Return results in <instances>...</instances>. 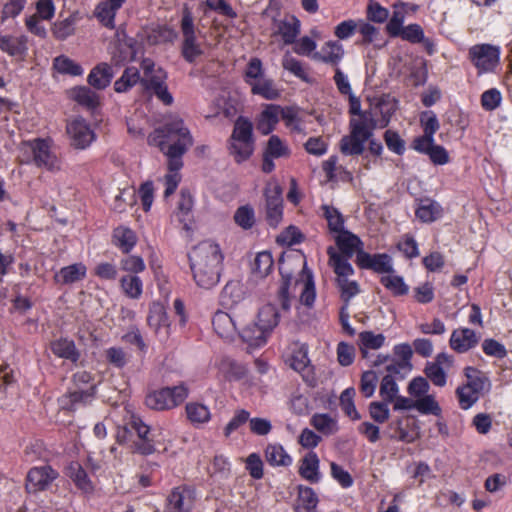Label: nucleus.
Here are the masks:
<instances>
[{"instance_id":"b1692460","label":"nucleus","mask_w":512,"mask_h":512,"mask_svg":"<svg viewBox=\"0 0 512 512\" xmlns=\"http://www.w3.org/2000/svg\"><path fill=\"white\" fill-rule=\"evenodd\" d=\"M245 299L244 285L239 281H229L222 289L220 295L221 304L232 308Z\"/></svg>"},{"instance_id":"58836bf2","label":"nucleus","mask_w":512,"mask_h":512,"mask_svg":"<svg viewBox=\"0 0 512 512\" xmlns=\"http://www.w3.org/2000/svg\"><path fill=\"white\" fill-rule=\"evenodd\" d=\"M289 366L298 372L303 371L309 364L307 347L303 344L294 343L291 353L287 358Z\"/></svg>"},{"instance_id":"49530a36","label":"nucleus","mask_w":512,"mask_h":512,"mask_svg":"<svg viewBox=\"0 0 512 512\" xmlns=\"http://www.w3.org/2000/svg\"><path fill=\"white\" fill-rule=\"evenodd\" d=\"M54 69L60 74L80 76L83 74L82 67L67 56L61 55L54 59Z\"/></svg>"},{"instance_id":"5fc2aeb1","label":"nucleus","mask_w":512,"mask_h":512,"mask_svg":"<svg viewBox=\"0 0 512 512\" xmlns=\"http://www.w3.org/2000/svg\"><path fill=\"white\" fill-rule=\"evenodd\" d=\"M264 154L272 158L288 157L289 147L276 135H272L265 147Z\"/></svg>"},{"instance_id":"13d9d810","label":"nucleus","mask_w":512,"mask_h":512,"mask_svg":"<svg viewBox=\"0 0 512 512\" xmlns=\"http://www.w3.org/2000/svg\"><path fill=\"white\" fill-rule=\"evenodd\" d=\"M355 389L349 387L345 389L340 395V406L344 413L352 420H359L360 414L358 413L354 404Z\"/></svg>"},{"instance_id":"423d86ee","label":"nucleus","mask_w":512,"mask_h":512,"mask_svg":"<svg viewBox=\"0 0 512 512\" xmlns=\"http://www.w3.org/2000/svg\"><path fill=\"white\" fill-rule=\"evenodd\" d=\"M294 270L299 272L300 279L310 271L307 268L306 261L302 256L288 255L280 260L279 271L284 282L279 291V301L281 302L282 309L285 311L290 309V300L287 295V289L294 277Z\"/></svg>"},{"instance_id":"dca6fc26","label":"nucleus","mask_w":512,"mask_h":512,"mask_svg":"<svg viewBox=\"0 0 512 512\" xmlns=\"http://www.w3.org/2000/svg\"><path fill=\"white\" fill-rule=\"evenodd\" d=\"M357 265L364 269H372L377 273H391L393 271L391 257L387 254L371 255L359 251L356 256Z\"/></svg>"},{"instance_id":"a18cd8bd","label":"nucleus","mask_w":512,"mask_h":512,"mask_svg":"<svg viewBox=\"0 0 512 512\" xmlns=\"http://www.w3.org/2000/svg\"><path fill=\"white\" fill-rule=\"evenodd\" d=\"M464 374L467 378V383L463 385L481 395L486 388L487 378L479 370L470 366L464 369Z\"/></svg>"},{"instance_id":"f3484780","label":"nucleus","mask_w":512,"mask_h":512,"mask_svg":"<svg viewBox=\"0 0 512 512\" xmlns=\"http://www.w3.org/2000/svg\"><path fill=\"white\" fill-rule=\"evenodd\" d=\"M214 331L223 339L232 341L240 330L234 318L227 312L217 311L212 318Z\"/></svg>"},{"instance_id":"603ef678","label":"nucleus","mask_w":512,"mask_h":512,"mask_svg":"<svg viewBox=\"0 0 512 512\" xmlns=\"http://www.w3.org/2000/svg\"><path fill=\"white\" fill-rule=\"evenodd\" d=\"M303 288L300 294V302L307 307H312L316 299V290L311 271L300 279Z\"/></svg>"},{"instance_id":"052dcab7","label":"nucleus","mask_w":512,"mask_h":512,"mask_svg":"<svg viewBox=\"0 0 512 512\" xmlns=\"http://www.w3.org/2000/svg\"><path fill=\"white\" fill-rule=\"evenodd\" d=\"M120 269L126 274L138 275L146 269V264L142 257L129 255L120 260Z\"/></svg>"},{"instance_id":"cd10ccee","label":"nucleus","mask_w":512,"mask_h":512,"mask_svg":"<svg viewBox=\"0 0 512 512\" xmlns=\"http://www.w3.org/2000/svg\"><path fill=\"white\" fill-rule=\"evenodd\" d=\"M329 255V265L332 267L336 278L351 277L354 274V269L349 263L347 256H342L333 247L327 249Z\"/></svg>"},{"instance_id":"774afa93","label":"nucleus","mask_w":512,"mask_h":512,"mask_svg":"<svg viewBox=\"0 0 512 512\" xmlns=\"http://www.w3.org/2000/svg\"><path fill=\"white\" fill-rule=\"evenodd\" d=\"M456 395L458 398L459 406L464 410L471 408L479 400L480 397L478 393L464 385H461L456 389Z\"/></svg>"},{"instance_id":"8fccbe9b","label":"nucleus","mask_w":512,"mask_h":512,"mask_svg":"<svg viewBox=\"0 0 512 512\" xmlns=\"http://www.w3.org/2000/svg\"><path fill=\"white\" fill-rule=\"evenodd\" d=\"M220 372L229 381L242 379L246 374V368L230 359H224L220 363Z\"/></svg>"},{"instance_id":"c85d7f7f","label":"nucleus","mask_w":512,"mask_h":512,"mask_svg":"<svg viewBox=\"0 0 512 512\" xmlns=\"http://www.w3.org/2000/svg\"><path fill=\"white\" fill-rule=\"evenodd\" d=\"M386 337L373 331H363L358 335V348L363 358L368 357L369 350L380 349L385 343Z\"/></svg>"},{"instance_id":"69168bd1","label":"nucleus","mask_w":512,"mask_h":512,"mask_svg":"<svg viewBox=\"0 0 512 512\" xmlns=\"http://www.w3.org/2000/svg\"><path fill=\"white\" fill-rule=\"evenodd\" d=\"M0 49L11 56H16L22 54L26 47L24 42L19 38L3 36L0 39Z\"/></svg>"},{"instance_id":"412c9836","label":"nucleus","mask_w":512,"mask_h":512,"mask_svg":"<svg viewBox=\"0 0 512 512\" xmlns=\"http://www.w3.org/2000/svg\"><path fill=\"white\" fill-rule=\"evenodd\" d=\"M87 268L83 263H75L61 268L54 275V281L60 285H70L86 277Z\"/></svg>"},{"instance_id":"72a5a7b5","label":"nucleus","mask_w":512,"mask_h":512,"mask_svg":"<svg viewBox=\"0 0 512 512\" xmlns=\"http://www.w3.org/2000/svg\"><path fill=\"white\" fill-rule=\"evenodd\" d=\"M265 459L273 467H288L292 464V457L286 452L282 445L277 443L267 445L265 449Z\"/></svg>"},{"instance_id":"bb28decb","label":"nucleus","mask_w":512,"mask_h":512,"mask_svg":"<svg viewBox=\"0 0 512 512\" xmlns=\"http://www.w3.org/2000/svg\"><path fill=\"white\" fill-rule=\"evenodd\" d=\"M333 237L339 250L342 253V256L352 257L354 253H358L359 251H361V240L359 239V237H357L350 231L343 230L342 232L336 234Z\"/></svg>"},{"instance_id":"7c9ffc66","label":"nucleus","mask_w":512,"mask_h":512,"mask_svg":"<svg viewBox=\"0 0 512 512\" xmlns=\"http://www.w3.org/2000/svg\"><path fill=\"white\" fill-rule=\"evenodd\" d=\"M113 78V72L110 65L100 63L95 66L88 75V83L96 89L106 88Z\"/></svg>"},{"instance_id":"9b49d317","label":"nucleus","mask_w":512,"mask_h":512,"mask_svg":"<svg viewBox=\"0 0 512 512\" xmlns=\"http://www.w3.org/2000/svg\"><path fill=\"white\" fill-rule=\"evenodd\" d=\"M193 492L185 486H177L167 496L163 512H190L193 508Z\"/></svg>"},{"instance_id":"bf43d9fd","label":"nucleus","mask_w":512,"mask_h":512,"mask_svg":"<svg viewBox=\"0 0 512 512\" xmlns=\"http://www.w3.org/2000/svg\"><path fill=\"white\" fill-rule=\"evenodd\" d=\"M282 66L294 76L307 81L308 74L301 61L293 57L289 52L285 53L282 59Z\"/></svg>"},{"instance_id":"680f3d73","label":"nucleus","mask_w":512,"mask_h":512,"mask_svg":"<svg viewBox=\"0 0 512 512\" xmlns=\"http://www.w3.org/2000/svg\"><path fill=\"white\" fill-rule=\"evenodd\" d=\"M380 396L386 403H392L399 392V387L391 375L383 377L380 384Z\"/></svg>"},{"instance_id":"a19ab883","label":"nucleus","mask_w":512,"mask_h":512,"mask_svg":"<svg viewBox=\"0 0 512 512\" xmlns=\"http://www.w3.org/2000/svg\"><path fill=\"white\" fill-rule=\"evenodd\" d=\"M137 83L141 84L139 70L136 67H128L124 70L122 76L115 81L114 90L117 93H124L130 90Z\"/></svg>"},{"instance_id":"0e129e2a","label":"nucleus","mask_w":512,"mask_h":512,"mask_svg":"<svg viewBox=\"0 0 512 512\" xmlns=\"http://www.w3.org/2000/svg\"><path fill=\"white\" fill-rule=\"evenodd\" d=\"M231 140L253 141L252 124L244 118H238L235 122Z\"/></svg>"},{"instance_id":"393cba45","label":"nucleus","mask_w":512,"mask_h":512,"mask_svg":"<svg viewBox=\"0 0 512 512\" xmlns=\"http://www.w3.org/2000/svg\"><path fill=\"white\" fill-rule=\"evenodd\" d=\"M65 475L70 478L78 489L84 493H91L94 486L86 471L78 462H71L65 468Z\"/></svg>"},{"instance_id":"09e8293b","label":"nucleus","mask_w":512,"mask_h":512,"mask_svg":"<svg viewBox=\"0 0 512 512\" xmlns=\"http://www.w3.org/2000/svg\"><path fill=\"white\" fill-rule=\"evenodd\" d=\"M73 99L89 109H94L99 104L98 95L88 87H77L72 91Z\"/></svg>"},{"instance_id":"a878e982","label":"nucleus","mask_w":512,"mask_h":512,"mask_svg":"<svg viewBox=\"0 0 512 512\" xmlns=\"http://www.w3.org/2000/svg\"><path fill=\"white\" fill-rule=\"evenodd\" d=\"M50 349L53 354L59 358L76 363L80 358V352L76 348L73 340L60 338L50 343Z\"/></svg>"},{"instance_id":"a211bd4d","label":"nucleus","mask_w":512,"mask_h":512,"mask_svg":"<svg viewBox=\"0 0 512 512\" xmlns=\"http://www.w3.org/2000/svg\"><path fill=\"white\" fill-rule=\"evenodd\" d=\"M344 57L342 44L337 41H328L320 49L313 53L312 59L337 67Z\"/></svg>"},{"instance_id":"2eb2a0df","label":"nucleus","mask_w":512,"mask_h":512,"mask_svg":"<svg viewBox=\"0 0 512 512\" xmlns=\"http://www.w3.org/2000/svg\"><path fill=\"white\" fill-rule=\"evenodd\" d=\"M57 477L58 472L50 466L34 467L28 472L26 488L29 492L45 490Z\"/></svg>"},{"instance_id":"ddd939ff","label":"nucleus","mask_w":512,"mask_h":512,"mask_svg":"<svg viewBox=\"0 0 512 512\" xmlns=\"http://www.w3.org/2000/svg\"><path fill=\"white\" fill-rule=\"evenodd\" d=\"M454 359L446 353H440L435 362L425 368L427 378L436 386L444 387L447 382L446 373L453 367Z\"/></svg>"},{"instance_id":"4be33fe9","label":"nucleus","mask_w":512,"mask_h":512,"mask_svg":"<svg viewBox=\"0 0 512 512\" xmlns=\"http://www.w3.org/2000/svg\"><path fill=\"white\" fill-rule=\"evenodd\" d=\"M270 332L264 329L258 322L247 325L240 330L239 336L251 347H261L266 344Z\"/></svg>"},{"instance_id":"aec40b11","label":"nucleus","mask_w":512,"mask_h":512,"mask_svg":"<svg viewBox=\"0 0 512 512\" xmlns=\"http://www.w3.org/2000/svg\"><path fill=\"white\" fill-rule=\"evenodd\" d=\"M280 114L281 106L275 104L265 105L257 119V130L263 135L270 134L279 122Z\"/></svg>"},{"instance_id":"e2e57ef3","label":"nucleus","mask_w":512,"mask_h":512,"mask_svg":"<svg viewBox=\"0 0 512 512\" xmlns=\"http://www.w3.org/2000/svg\"><path fill=\"white\" fill-rule=\"evenodd\" d=\"M381 283L384 287L390 290L394 295H405L408 293V286L405 284L402 277L389 274L381 278Z\"/></svg>"},{"instance_id":"39448f33","label":"nucleus","mask_w":512,"mask_h":512,"mask_svg":"<svg viewBox=\"0 0 512 512\" xmlns=\"http://www.w3.org/2000/svg\"><path fill=\"white\" fill-rule=\"evenodd\" d=\"M188 394L189 390L184 384L165 387L149 393L146 396L145 403L154 410H170L182 404L188 397Z\"/></svg>"},{"instance_id":"6ab92c4d","label":"nucleus","mask_w":512,"mask_h":512,"mask_svg":"<svg viewBox=\"0 0 512 512\" xmlns=\"http://www.w3.org/2000/svg\"><path fill=\"white\" fill-rule=\"evenodd\" d=\"M478 341L479 338L473 330L469 328H459L452 332L449 344L454 351L464 353L475 347Z\"/></svg>"},{"instance_id":"e433bc0d","label":"nucleus","mask_w":512,"mask_h":512,"mask_svg":"<svg viewBox=\"0 0 512 512\" xmlns=\"http://www.w3.org/2000/svg\"><path fill=\"white\" fill-rule=\"evenodd\" d=\"M257 322L271 333L279 323V312L277 307L271 303L263 305L258 312Z\"/></svg>"},{"instance_id":"37998d69","label":"nucleus","mask_w":512,"mask_h":512,"mask_svg":"<svg viewBox=\"0 0 512 512\" xmlns=\"http://www.w3.org/2000/svg\"><path fill=\"white\" fill-rule=\"evenodd\" d=\"M230 154L237 163H242L250 158L254 151V141L231 140Z\"/></svg>"},{"instance_id":"7ed1b4c3","label":"nucleus","mask_w":512,"mask_h":512,"mask_svg":"<svg viewBox=\"0 0 512 512\" xmlns=\"http://www.w3.org/2000/svg\"><path fill=\"white\" fill-rule=\"evenodd\" d=\"M377 126V120L371 110H365L358 117H352L349 123L350 133L340 141V150L345 155H360Z\"/></svg>"},{"instance_id":"0eeeda50","label":"nucleus","mask_w":512,"mask_h":512,"mask_svg":"<svg viewBox=\"0 0 512 512\" xmlns=\"http://www.w3.org/2000/svg\"><path fill=\"white\" fill-rule=\"evenodd\" d=\"M181 32L183 36L181 54L187 62L194 63L203 55L204 50L197 41L193 17L188 10H185L182 15Z\"/></svg>"},{"instance_id":"1a4fd4ad","label":"nucleus","mask_w":512,"mask_h":512,"mask_svg":"<svg viewBox=\"0 0 512 512\" xmlns=\"http://www.w3.org/2000/svg\"><path fill=\"white\" fill-rule=\"evenodd\" d=\"M468 55L479 74L493 72L500 60L499 48L490 44L474 45Z\"/></svg>"},{"instance_id":"338daca9","label":"nucleus","mask_w":512,"mask_h":512,"mask_svg":"<svg viewBox=\"0 0 512 512\" xmlns=\"http://www.w3.org/2000/svg\"><path fill=\"white\" fill-rule=\"evenodd\" d=\"M263 77L265 76L262 61L257 57L251 58L245 70L246 83L251 86L253 83L259 79H262Z\"/></svg>"},{"instance_id":"473e14b6","label":"nucleus","mask_w":512,"mask_h":512,"mask_svg":"<svg viewBox=\"0 0 512 512\" xmlns=\"http://www.w3.org/2000/svg\"><path fill=\"white\" fill-rule=\"evenodd\" d=\"M123 294L129 299L138 300L143 294V281L138 275L125 274L120 278Z\"/></svg>"},{"instance_id":"c756f323","label":"nucleus","mask_w":512,"mask_h":512,"mask_svg":"<svg viewBox=\"0 0 512 512\" xmlns=\"http://www.w3.org/2000/svg\"><path fill=\"white\" fill-rule=\"evenodd\" d=\"M318 497L315 491L306 486L298 487V497L295 502L296 512H317Z\"/></svg>"},{"instance_id":"3c124183","label":"nucleus","mask_w":512,"mask_h":512,"mask_svg":"<svg viewBox=\"0 0 512 512\" xmlns=\"http://www.w3.org/2000/svg\"><path fill=\"white\" fill-rule=\"evenodd\" d=\"M120 9L98 3L94 10L96 19L106 28H115V16Z\"/></svg>"},{"instance_id":"5701e85b","label":"nucleus","mask_w":512,"mask_h":512,"mask_svg":"<svg viewBox=\"0 0 512 512\" xmlns=\"http://www.w3.org/2000/svg\"><path fill=\"white\" fill-rule=\"evenodd\" d=\"M319 458L315 452L307 453L300 461L299 474L310 483H318L321 479Z\"/></svg>"},{"instance_id":"c03bdc74","label":"nucleus","mask_w":512,"mask_h":512,"mask_svg":"<svg viewBox=\"0 0 512 512\" xmlns=\"http://www.w3.org/2000/svg\"><path fill=\"white\" fill-rule=\"evenodd\" d=\"M406 16V7L403 3L395 4L393 6V14L387 23L386 29L388 33L393 36H399L402 32L403 23Z\"/></svg>"},{"instance_id":"4c0bfd02","label":"nucleus","mask_w":512,"mask_h":512,"mask_svg":"<svg viewBox=\"0 0 512 512\" xmlns=\"http://www.w3.org/2000/svg\"><path fill=\"white\" fill-rule=\"evenodd\" d=\"M114 244L123 252L129 253L137 242L135 233L127 227H118L113 233Z\"/></svg>"},{"instance_id":"c9c22d12","label":"nucleus","mask_w":512,"mask_h":512,"mask_svg":"<svg viewBox=\"0 0 512 512\" xmlns=\"http://www.w3.org/2000/svg\"><path fill=\"white\" fill-rule=\"evenodd\" d=\"M106 362L114 368L122 369L131 361L132 354L120 346H111L104 350Z\"/></svg>"},{"instance_id":"9d476101","label":"nucleus","mask_w":512,"mask_h":512,"mask_svg":"<svg viewBox=\"0 0 512 512\" xmlns=\"http://www.w3.org/2000/svg\"><path fill=\"white\" fill-rule=\"evenodd\" d=\"M66 131L71 145L76 149H85L95 140L94 131L83 118L70 120L67 123Z\"/></svg>"},{"instance_id":"2f4dec72","label":"nucleus","mask_w":512,"mask_h":512,"mask_svg":"<svg viewBox=\"0 0 512 512\" xmlns=\"http://www.w3.org/2000/svg\"><path fill=\"white\" fill-rule=\"evenodd\" d=\"M300 28V21L295 16H290L278 23L277 32L285 44H293L300 33Z\"/></svg>"},{"instance_id":"6e6d98bb","label":"nucleus","mask_w":512,"mask_h":512,"mask_svg":"<svg viewBox=\"0 0 512 512\" xmlns=\"http://www.w3.org/2000/svg\"><path fill=\"white\" fill-rule=\"evenodd\" d=\"M442 208L435 202L422 203L416 210V217L422 222H433L440 218Z\"/></svg>"},{"instance_id":"de8ad7c7","label":"nucleus","mask_w":512,"mask_h":512,"mask_svg":"<svg viewBox=\"0 0 512 512\" xmlns=\"http://www.w3.org/2000/svg\"><path fill=\"white\" fill-rule=\"evenodd\" d=\"M336 286L341 299L346 304H349V301L360 293L358 283L355 280H350V277L336 278Z\"/></svg>"},{"instance_id":"f8f14e48","label":"nucleus","mask_w":512,"mask_h":512,"mask_svg":"<svg viewBox=\"0 0 512 512\" xmlns=\"http://www.w3.org/2000/svg\"><path fill=\"white\" fill-rule=\"evenodd\" d=\"M165 79L166 73L161 68H157L155 73L141 78V86L145 91L155 94L164 104L170 105L173 97L167 89Z\"/></svg>"},{"instance_id":"f03ea898","label":"nucleus","mask_w":512,"mask_h":512,"mask_svg":"<svg viewBox=\"0 0 512 512\" xmlns=\"http://www.w3.org/2000/svg\"><path fill=\"white\" fill-rule=\"evenodd\" d=\"M224 255L218 243L205 240L197 244L189 254L190 268L196 284L210 289L218 284Z\"/></svg>"},{"instance_id":"f257e3e1","label":"nucleus","mask_w":512,"mask_h":512,"mask_svg":"<svg viewBox=\"0 0 512 512\" xmlns=\"http://www.w3.org/2000/svg\"><path fill=\"white\" fill-rule=\"evenodd\" d=\"M148 144L159 148L168 159V169L179 171L183 166L182 156L193 146L190 130L180 118H173L147 137Z\"/></svg>"},{"instance_id":"79ce46f5","label":"nucleus","mask_w":512,"mask_h":512,"mask_svg":"<svg viewBox=\"0 0 512 512\" xmlns=\"http://www.w3.org/2000/svg\"><path fill=\"white\" fill-rule=\"evenodd\" d=\"M322 215L326 219L330 232L335 236L344 229V218L342 214L333 206L322 205Z\"/></svg>"},{"instance_id":"864d4df0","label":"nucleus","mask_w":512,"mask_h":512,"mask_svg":"<svg viewBox=\"0 0 512 512\" xmlns=\"http://www.w3.org/2000/svg\"><path fill=\"white\" fill-rule=\"evenodd\" d=\"M314 428L324 435H332L338 431L336 420L328 414H316L311 419Z\"/></svg>"},{"instance_id":"6e6552de","label":"nucleus","mask_w":512,"mask_h":512,"mask_svg":"<svg viewBox=\"0 0 512 512\" xmlns=\"http://www.w3.org/2000/svg\"><path fill=\"white\" fill-rule=\"evenodd\" d=\"M282 188L275 178H271L265 185L264 197L266 220L271 227H277L283 218Z\"/></svg>"},{"instance_id":"4468645a","label":"nucleus","mask_w":512,"mask_h":512,"mask_svg":"<svg viewBox=\"0 0 512 512\" xmlns=\"http://www.w3.org/2000/svg\"><path fill=\"white\" fill-rule=\"evenodd\" d=\"M147 323L160 340H166L170 332V323L164 306L153 302L149 308Z\"/></svg>"},{"instance_id":"4d7b16f0","label":"nucleus","mask_w":512,"mask_h":512,"mask_svg":"<svg viewBox=\"0 0 512 512\" xmlns=\"http://www.w3.org/2000/svg\"><path fill=\"white\" fill-rule=\"evenodd\" d=\"M274 262L270 252L263 251L256 255L253 262V272L259 277H266L273 268Z\"/></svg>"},{"instance_id":"20e7f679","label":"nucleus","mask_w":512,"mask_h":512,"mask_svg":"<svg viewBox=\"0 0 512 512\" xmlns=\"http://www.w3.org/2000/svg\"><path fill=\"white\" fill-rule=\"evenodd\" d=\"M19 158L22 163L33 164L49 172H58L61 169V161L47 139L35 138L22 142L19 146Z\"/></svg>"},{"instance_id":"f704fd0d","label":"nucleus","mask_w":512,"mask_h":512,"mask_svg":"<svg viewBox=\"0 0 512 512\" xmlns=\"http://www.w3.org/2000/svg\"><path fill=\"white\" fill-rule=\"evenodd\" d=\"M187 419L194 425L206 424L211 419L210 409L199 402H189L185 406Z\"/></svg>"},{"instance_id":"ea45409f","label":"nucleus","mask_w":512,"mask_h":512,"mask_svg":"<svg viewBox=\"0 0 512 512\" xmlns=\"http://www.w3.org/2000/svg\"><path fill=\"white\" fill-rule=\"evenodd\" d=\"M251 87L254 95H259L267 100H275L280 97V91L276 88L274 81L270 78L263 77L259 79Z\"/></svg>"}]
</instances>
